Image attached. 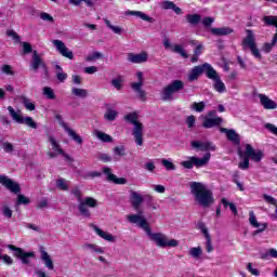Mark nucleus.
I'll return each mask as SVG.
<instances>
[{
  "label": "nucleus",
  "instance_id": "41",
  "mask_svg": "<svg viewBox=\"0 0 277 277\" xmlns=\"http://www.w3.org/2000/svg\"><path fill=\"white\" fill-rule=\"evenodd\" d=\"M104 23H105L106 27H108V29H111V31H114V34H117L118 36H120V34H122V28H120V26L111 25V22L109 19L105 18Z\"/></svg>",
  "mask_w": 277,
  "mask_h": 277
},
{
  "label": "nucleus",
  "instance_id": "16",
  "mask_svg": "<svg viewBox=\"0 0 277 277\" xmlns=\"http://www.w3.org/2000/svg\"><path fill=\"white\" fill-rule=\"evenodd\" d=\"M0 184L3 185L12 194H21V184L12 181L8 175H0Z\"/></svg>",
  "mask_w": 277,
  "mask_h": 277
},
{
  "label": "nucleus",
  "instance_id": "55",
  "mask_svg": "<svg viewBox=\"0 0 277 277\" xmlns=\"http://www.w3.org/2000/svg\"><path fill=\"white\" fill-rule=\"evenodd\" d=\"M40 18L42 21H48V23H55V19L53 18V16H51V14L47 13V12H42L40 14Z\"/></svg>",
  "mask_w": 277,
  "mask_h": 277
},
{
  "label": "nucleus",
  "instance_id": "63",
  "mask_svg": "<svg viewBox=\"0 0 277 277\" xmlns=\"http://www.w3.org/2000/svg\"><path fill=\"white\" fill-rule=\"evenodd\" d=\"M84 72L87 75H94V72H98V67H96V66L85 67Z\"/></svg>",
  "mask_w": 277,
  "mask_h": 277
},
{
  "label": "nucleus",
  "instance_id": "11",
  "mask_svg": "<svg viewBox=\"0 0 277 277\" xmlns=\"http://www.w3.org/2000/svg\"><path fill=\"white\" fill-rule=\"evenodd\" d=\"M209 163V153H207L203 158H198L196 156H192L188 158V160H184L181 162V166L183 168H186V170H192V168H202Z\"/></svg>",
  "mask_w": 277,
  "mask_h": 277
},
{
  "label": "nucleus",
  "instance_id": "35",
  "mask_svg": "<svg viewBox=\"0 0 277 277\" xmlns=\"http://www.w3.org/2000/svg\"><path fill=\"white\" fill-rule=\"evenodd\" d=\"M188 254L193 256V259H196V261H198L200 260V256H202V248L193 247L188 250Z\"/></svg>",
  "mask_w": 277,
  "mask_h": 277
},
{
  "label": "nucleus",
  "instance_id": "19",
  "mask_svg": "<svg viewBox=\"0 0 277 277\" xmlns=\"http://www.w3.org/2000/svg\"><path fill=\"white\" fill-rule=\"evenodd\" d=\"M249 224H251L253 228H258V230H255L253 235L264 233V230L267 228V223H259V221L256 220V215L254 214V211L249 212Z\"/></svg>",
  "mask_w": 277,
  "mask_h": 277
},
{
  "label": "nucleus",
  "instance_id": "61",
  "mask_svg": "<svg viewBox=\"0 0 277 277\" xmlns=\"http://www.w3.org/2000/svg\"><path fill=\"white\" fill-rule=\"evenodd\" d=\"M2 148L5 153H13L14 151V145H12V143H3L2 144Z\"/></svg>",
  "mask_w": 277,
  "mask_h": 277
},
{
  "label": "nucleus",
  "instance_id": "57",
  "mask_svg": "<svg viewBox=\"0 0 277 277\" xmlns=\"http://www.w3.org/2000/svg\"><path fill=\"white\" fill-rule=\"evenodd\" d=\"M23 51L25 55H29V53H32L34 48H31V44L29 42H23Z\"/></svg>",
  "mask_w": 277,
  "mask_h": 277
},
{
  "label": "nucleus",
  "instance_id": "3",
  "mask_svg": "<svg viewBox=\"0 0 277 277\" xmlns=\"http://www.w3.org/2000/svg\"><path fill=\"white\" fill-rule=\"evenodd\" d=\"M144 202L147 205V207H153V203L155 202V197L151 195H142L135 190H130V203L132 205V209H134L137 214H130V215H136L138 217H144V210L140 209Z\"/></svg>",
  "mask_w": 277,
  "mask_h": 277
},
{
  "label": "nucleus",
  "instance_id": "12",
  "mask_svg": "<svg viewBox=\"0 0 277 277\" xmlns=\"http://www.w3.org/2000/svg\"><path fill=\"white\" fill-rule=\"evenodd\" d=\"M8 249L13 252L14 256L21 259L24 265H29V259H36V253L34 251L25 252V250L14 245H8Z\"/></svg>",
  "mask_w": 277,
  "mask_h": 277
},
{
  "label": "nucleus",
  "instance_id": "5",
  "mask_svg": "<svg viewBox=\"0 0 277 277\" xmlns=\"http://www.w3.org/2000/svg\"><path fill=\"white\" fill-rule=\"evenodd\" d=\"M124 119L130 122V124L134 126L132 135L134 137L135 144H137V146H142L144 144V124L137 121V114L130 113L124 116Z\"/></svg>",
  "mask_w": 277,
  "mask_h": 277
},
{
  "label": "nucleus",
  "instance_id": "56",
  "mask_svg": "<svg viewBox=\"0 0 277 277\" xmlns=\"http://www.w3.org/2000/svg\"><path fill=\"white\" fill-rule=\"evenodd\" d=\"M161 8H162V10H172L174 8V2L164 0L161 3Z\"/></svg>",
  "mask_w": 277,
  "mask_h": 277
},
{
  "label": "nucleus",
  "instance_id": "8",
  "mask_svg": "<svg viewBox=\"0 0 277 277\" xmlns=\"http://www.w3.org/2000/svg\"><path fill=\"white\" fill-rule=\"evenodd\" d=\"M8 111L12 120L17 122V124H26V127H29L30 129H38V123L34 121V118L23 117L21 110H15L14 107L8 106Z\"/></svg>",
  "mask_w": 277,
  "mask_h": 277
},
{
  "label": "nucleus",
  "instance_id": "36",
  "mask_svg": "<svg viewBox=\"0 0 277 277\" xmlns=\"http://www.w3.org/2000/svg\"><path fill=\"white\" fill-rule=\"evenodd\" d=\"M221 203L223 205L224 209L228 207L233 215H237V206H235V203L227 201L226 198H222Z\"/></svg>",
  "mask_w": 277,
  "mask_h": 277
},
{
  "label": "nucleus",
  "instance_id": "51",
  "mask_svg": "<svg viewBox=\"0 0 277 277\" xmlns=\"http://www.w3.org/2000/svg\"><path fill=\"white\" fill-rule=\"evenodd\" d=\"M263 200H265L267 205H273L274 207H277V199L267 194L263 195Z\"/></svg>",
  "mask_w": 277,
  "mask_h": 277
},
{
  "label": "nucleus",
  "instance_id": "60",
  "mask_svg": "<svg viewBox=\"0 0 277 277\" xmlns=\"http://www.w3.org/2000/svg\"><path fill=\"white\" fill-rule=\"evenodd\" d=\"M247 269H248V272H250V274H252V276H260L261 275V272H259V269L252 267V263H248Z\"/></svg>",
  "mask_w": 277,
  "mask_h": 277
},
{
  "label": "nucleus",
  "instance_id": "29",
  "mask_svg": "<svg viewBox=\"0 0 277 277\" xmlns=\"http://www.w3.org/2000/svg\"><path fill=\"white\" fill-rule=\"evenodd\" d=\"M210 31L213 36H230L233 34V28L226 26V27H220V28H210Z\"/></svg>",
  "mask_w": 277,
  "mask_h": 277
},
{
  "label": "nucleus",
  "instance_id": "62",
  "mask_svg": "<svg viewBox=\"0 0 277 277\" xmlns=\"http://www.w3.org/2000/svg\"><path fill=\"white\" fill-rule=\"evenodd\" d=\"M98 160L103 161L104 163H109V161H111V156L107 154H100Z\"/></svg>",
  "mask_w": 277,
  "mask_h": 277
},
{
  "label": "nucleus",
  "instance_id": "47",
  "mask_svg": "<svg viewBox=\"0 0 277 277\" xmlns=\"http://www.w3.org/2000/svg\"><path fill=\"white\" fill-rule=\"evenodd\" d=\"M56 187L62 189V192H68V184H66V180L64 177L56 181Z\"/></svg>",
  "mask_w": 277,
  "mask_h": 277
},
{
  "label": "nucleus",
  "instance_id": "26",
  "mask_svg": "<svg viewBox=\"0 0 277 277\" xmlns=\"http://www.w3.org/2000/svg\"><path fill=\"white\" fill-rule=\"evenodd\" d=\"M93 230L101 237L102 239H105V241H109L110 243H116V237L114 235L98 228V226L93 225Z\"/></svg>",
  "mask_w": 277,
  "mask_h": 277
},
{
  "label": "nucleus",
  "instance_id": "2",
  "mask_svg": "<svg viewBox=\"0 0 277 277\" xmlns=\"http://www.w3.org/2000/svg\"><path fill=\"white\" fill-rule=\"evenodd\" d=\"M71 195L75 196L78 203V211L80 215L83 217H91L90 209H96L98 207V201L94 199V197H85L83 199V194L81 193V188L76 186L71 189ZM88 207L90 209H88Z\"/></svg>",
  "mask_w": 277,
  "mask_h": 277
},
{
  "label": "nucleus",
  "instance_id": "44",
  "mask_svg": "<svg viewBox=\"0 0 277 277\" xmlns=\"http://www.w3.org/2000/svg\"><path fill=\"white\" fill-rule=\"evenodd\" d=\"M173 52L174 53H179V55H181L182 57H184V60H187V57H189V55L187 54V52H185V50L183 49L182 45L175 44L173 47Z\"/></svg>",
  "mask_w": 277,
  "mask_h": 277
},
{
  "label": "nucleus",
  "instance_id": "59",
  "mask_svg": "<svg viewBox=\"0 0 277 277\" xmlns=\"http://www.w3.org/2000/svg\"><path fill=\"white\" fill-rule=\"evenodd\" d=\"M186 124L188 129H193L194 124H196V117H194V115L188 116L186 119Z\"/></svg>",
  "mask_w": 277,
  "mask_h": 277
},
{
  "label": "nucleus",
  "instance_id": "33",
  "mask_svg": "<svg viewBox=\"0 0 277 277\" xmlns=\"http://www.w3.org/2000/svg\"><path fill=\"white\" fill-rule=\"evenodd\" d=\"M202 21V16L200 14H188L186 15V22L192 25L193 27H196L200 22Z\"/></svg>",
  "mask_w": 277,
  "mask_h": 277
},
{
  "label": "nucleus",
  "instance_id": "39",
  "mask_svg": "<svg viewBox=\"0 0 277 277\" xmlns=\"http://www.w3.org/2000/svg\"><path fill=\"white\" fill-rule=\"evenodd\" d=\"M104 118L106 120H108L109 122H114V120H116V118H118V111H116L111 108H108L104 115Z\"/></svg>",
  "mask_w": 277,
  "mask_h": 277
},
{
  "label": "nucleus",
  "instance_id": "52",
  "mask_svg": "<svg viewBox=\"0 0 277 277\" xmlns=\"http://www.w3.org/2000/svg\"><path fill=\"white\" fill-rule=\"evenodd\" d=\"M0 261H3L5 265H14V260L8 254L2 255L0 253Z\"/></svg>",
  "mask_w": 277,
  "mask_h": 277
},
{
  "label": "nucleus",
  "instance_id": "49",
  "mask_svg": "<svg viewBox=\"0 0 277 277\" xmlns=\"http://www.w3.org/2000/svg\"><path fill=\"white\" fill-rule=\"evenodd\" d=\"M161 163H162L163 168H166V170H168V171L176 170V166H174V163L168 159H162Z\"/></svg>",
  "mask_w": 277,
  "mask_h": 277
},
{
  "label": "nucleus",
  "instance_id": "53",
  "mask_svg": "<svg viewBox=\"0 0 277 277\" xmlns=\"http://www.w3.org/2000/svg\"><path fill=\"white\" fill-rule=\"evenodd\" d=\"M6 36H9V38H12L13 40H15V42H21V36H18V34H16V31L14 30H8L6 31Z\"/></svg>",
  "mask_w": 277,
  "mask_h": 277
},
{
  "label": "nucleus",
  "instance_id": "48",
  "mask_svg": "<svg viewBox=\"0 0 277 277\" xmlns=\"http://www.w3.org/2000/svg\"><path fill=\"white\" fill-rule=\"evenodd\" d=\"M238 168L240 170H248V168H250V158L245 155L243 161L238 163Z\"/></svg>",
  "mask_w": 277,
  "mask_h": 277
},
{
  "label": "nucleus",
  "instance_id": "18",
  "mask_svg": "<svg viewBox=\"0 0 277 277\" xmlns=\"http://www.w3.org/2000/svg\"><path fill=\"white\" fill-rule=\"evenodd\" d=\"M54 47L56 48V51L63 55V57H67V60H74L75 55L72 54V51H70L68 48H66V43L62 40H53L52 41Z\"/></svg>",
  "mask_w": 277,
  "mask_h": 277
},
{
  "label": "nucleus",
  "instance_id": "13",
  "mask_svg": "<svg viewBox=\"0 0 277 277\" xmlns=\"http://www.w3.org/2000/svg\"><path fill=\"white\" fill-rule=\"evenodd\" d=\"M138 81L132 82L130 85L134 92H136L138 98L141 101H146V91L142 90V87L144 85V74L142 71H138L136 74Z\"/></svg>",
  "mask_w": 277,
  "mask_h": 277
},
{
  "label": "nucleus",
  "instance_id": "37",
  "mask_svg": "<svg viewBox=\"0 0 277 277\" xmlns=\"http://www.w3.org/2000/svg\"><path fill=\"white\" fill-rule=\"evenodd\" d=\"M84 250H92V252H96L97 254H105V250L96 245L87 243L83 245Z\"/></svg>",
  "mask_w": 277,
  "mask_h": 277
},
{
  "label": "nucleus",
  "instance_id": "30",
  "mask_svg": "<svg viewBox=\"0 0 277 277\" xmlns=\"http://www.w3.org/2000/svg\"><path fill=\"white\" fill-rule=\"evenodd\" d=\"M41 260L43 261L45 267L48 269L53 271L55 266L53 265V260L51 259V255L44 249L41 247Z\"/></svg>",
  "mask_w": 277,
  "mask_h": 277
},
{
  "label": "nucleus",
  "instance_id": "54",
  "mask_svg": "<svg viewBox=\"0 0 277 277\" xmlns=\"http://www.w3.org/2000/svg\"><path fill=\"white\" fill-rule=\"evenodd\" d=\"M101 57H103V53L101 52H94L93 54H90L87 57V62H94V60H101Z\"/></svg>",
  "mask_w": 277,
  "mask_h": 277
},
{
  "label": "nucleus",
  "instance_id": "25",
  "mask_svg": "<svg viewBox=\"0 0 277 277\" xmlns=\"http://www.w3.org/2000/svg\"><path fill=\"white\" fill-rule=\"evenodd\" d=\"M128 60L132 64H144V62H147V60H148V54L146 52H143V53H140V54L130 53L128 55Z\"/></svg>",
  "mask_w": 277,
  "mask_h": 277
},
{
  "label": "nucleus",
  "instance_id": "1",
  "mask_svg": "<svg viewBox=\"0 0 277 277\" xmlns=\"http://www.w3.org/2000/svg\"><path fill=\"white\" fill-rule=\"evenodd\" d=\"M127 219L130 224H137L140 228H143V230H145L146 235L149 237L150 241H154L158 248H176V246H179V240H169L168 237L162 233H153L150 225H148V221H146V217L128 215Z\"/></svg>",
  "mask_w": 277,
  "mask_h": 277
},
{
  "label": "nucleus",
  "instance_id": "20",
  "mask_svg": "<svg viewBox=\"0 0 277 277\" xmlns=\"http://www.w3.org/2000/svg\"><path fill=\"white\" fill-rule=\"evenodd\" d=\"M103 172L110 183H115V185H127V179L116 176V174L111 173V168L105 167Z\"/></svg>",
  "mask_w": 277,
  "mask_h": 277
},
{
  "label": "nucleus",
  "instance_id": "24",
  "mask_svg": "<svg viewBox=\"0 0 277 277\" xmlns=\"http://www.w3.org/2000/svg\"><path fill=\"white\" fill-rule=\"evenodd\" d=\"M261 105L264 107V109H276L277 104L272 98L267 97L265 94H259Z\"/></svg>",
  "mask_w": 277,
  "mask_h": 277
},
{
  "label": "nucleus",
  "instance_id": "42",
  "mask_svg": "<svg viewBox=\"0 0 277 277\" xmlns=\"http://www.w3.org/2000/svg\"><path fill=\"white\" fill-rule=\"evenodd\" d=\"M124 79H122V76H118L117 78L113 79L110 81L111 85L117 89L118 91L122 90V83Z\"/></svg>",
  "mask_w": 277,
  "mask_h": 277
},
{
  "label": "nucleus",
  "instance_id": "40",
  "mask_svg": "<svg viewBox=\"0 0 277 277\" xmlns=\"http://www.w3.org/2000/svg\"><path fill=\"white\" fill-rule=\"evenodd\" d=\"M22 103L28 111H34L36 109V104L31 103V100L28 97L23 96Z\"/></svg>",
  "mask_w": 277,
  "mask_h": 277
},
{
  "label": "nucleus",
  "instance_id": "10",
  "mask_svg": "<svg viewBox=\"0 0 277 277\" xmlns=\"http://www.w3.org/2000/svg\"><path fill=\"white\" fill-rule=\"evenodd\" d=\"M209 79L212 81V88L219 94H224L226 92V84L222 81L220 74L209 65Z\"/></svg>",
  "mask_w": 277,
  "mask_h": 277
},
{
  "label": "nucleus",
  "instance_id": "9",
  "mask_svg": "<svg viewBox=\"0 0 277 277\" xmlns=\"http://www.w3.org/2000/svg\"><path fill=\"white\" fill-rule=\"evenodd\" d=\"M210 107L211 110L209 111V128L211 129L212 127H220V124L224 122V119L217 117V111L220 114H224V111H226V107H224L222 104H211Z\"/></svg>",
  "mask_w": 277,
  "mask_h": 277
},
{
  "label": "nucleus",
  "instance_id": "28",
  "mask_svg": "<svg viewBox=\"0 0 277 277\" xmlns=\"http://www.w3.org/2000/svg\"><path fill=\"white\" fill-rule=\"evenodd\" d=\"M126 14L128 16H138V18H142V21H145L146 23H155V18L148 16L142 11H128Z\"/></svg>",
  "mask_w": 277,
  "mask_h": 277
},
{
  "label": "nucleus",
  "instance_id": "64",
  "mask_svg": "<svg viewBox=\"0 0 277 277\" xmlns=\"http://www.w3.org/2000/svg\"><path fill=\"white\" fill-rule=\"evenodd\" d=\"M2 72H4V75H14V71L12 70V66L10 65H3Z\"/></svg>",
  "mask_w": 277,
  "mask_h": 277
},
{
  "label": "nucleus",
  "instance_id": "58",
  "mask_svg": "<svg viewBox=\"0 0 277 277\" xmlns=\"http://www.w3.org/2000/svg\"><path fill=\"white\" fill-rule=\"evenodd\" d=\"M56 79L61 82L64 83V81H66L68 79V74L61 71V72H56Z\"/></svg>",
  "mask_w": 277,
  "mask_h": 277
},
{
  "label": "nucleus",
  "instance_id": "22",
  "mask_svg": "<svg viewBox=\"0 0 277 277\" xmlns=\"http://www.w3.org/2000/svg\"><path fill=\"white\" fill-rule=\"evenodd\" d=\"M49 142L52 145V149L56 150V153H58V155H63V157L66 159V161H69V163H72V161H75V159L72 157H70L68 154L64 153V149H62V147H60V143H57L55 137L50 135Z\"/></svg>",
  "mask_w": 277,
  "mask_h": 277
},
{
  "label": "nucleus",
  "instance_id": "7",
  "mask_svg": "<svg viewBox=\"0 0 277 277\" xmlns=\"http://www.w3.org/2000/svg\"><path fill=\"white\" fill-rule=\"evenodd\" d=\"M185 89V82L183 80H173L164 89H162L160 96L162 101H172V94L181 92Z\"/></svg>",
  "mask_w": 277,
  "mask_h": 277
},
{
  "label": "nucleus",
  "instance_id": "46",
  "mask_svg": "<svg viewBox=\"0 0 277 277\" xmlns=\"http://www.w3.org/2000/svg\"><path fill=\"white\" fill-rule=\"evenodd\" d=\"M43 94H44V96H47V98H49L50 101L55 100V91H53V89H51V87H44V88H43Z\"/></svg>",
  "mask_w": 277,
  "mask_h": 277
},
{
  "label": "nucleus",
  "instance_id": "6",
  "mask_svg": "<svg viewBox=\"0 0 277 277\" xmlns=\"http://www.w3.org/2000/svg\"><path fill=\"white\" fill-rule=\"evenodd\" d=\"M246 38L242 40V48L249 49L251 51V55L255 57V60H263L261 55V51L256 47V39L254 38V32L251 29L246 30Z\"/></svg>",
  "mask_w": 277,
  "mask_h": 277
},
{
  "label": "nucleus",
  "instance_id": "4",
  "mask_svg": "<svg viewBox=\"0 0 277 277\" xmlns=\"http://www.w3.org/2000/svg\"><path fill=\"white\" fill-rule=\"evenodd\" d=\"M190 194L200 207H209V188L200 182H190Z\"/></svg>",
  "mask_w": 277,
  "mask_h": 277
},
{
  "label": "nucleus",
  "instance_id": "50",
  "mask_svg": "<svg viewBox=\"0 0 277 277\" xmlns=\"http://www.w3.org/2000/svg\"><path fill=\"white\" fill-rule=\"evenodd\" d=\"M126 150H127V149L124 148L123 145H121V146H116V147L114 148V154L117 155L118 157H124V155H127Z\"/></svg>",
  "mask_w": 277,
  "mask_h": 277
},
{
  "label": "nucleus",
  "instance_id": "14",
  "mask_svg": "<svg viewBox=\"0 0 277 277\" xmlns=\"http://www.w3.org/2000/svg\"><path fill=\"white\" fill-rule=\"evenodd\" d=\"M55 118L56 120H58L64 131H66L67 135H69V137H71V140L76 142V144L81 146V144H83V137H81V135L77 134L75 130L70 129L64 121H62V115H56Z\"/></svg>",
  "mask_w": 277,
  "mask_h": 277
},
{
  "label": "nucleus",
  "instance_id": "21",
  "mask_svg": "<svg viewBox=\"0 0 277 277\" xmlns=\"http://www.w3.org/2000/svg\"><path fill=\"white\" fill-rule=\"evenodd\" d=\"M221 133H225L227 140L234 144V146H239L241 144V138L239 137V134L233 129L228 130L226 128L220 129Z\"/></svg>",
  "mask_w": 277,
  "mask_h": 277
},
{
  "label": "nucleus",
  "instance_id": "15",
  "mask_svg": "<svg viewBox=\"0 0 277 277\" xmlns=\"http://www.w3.org/2000/svg\"><path fill=\"white\" fill-rule=\"evenodd\" d=\"M245 156L251 159V161H255V163L261 162L263 159V150L261 149H254L252 145L246 144L245 145Z\"/></svg>",
  "mask_w": 277,
  "mask_h": 277
},
{
  "label": "nucleus",
  "instance_id": "43",
  "mask_svg": "<svg viewBox=\"0 0 277 277\" xmlns=\"http://www.w3.org/2000/svg\"><path fill=\"white\" fill-rule=\"evenodd\" d=\"M31 200L27 198L25 195L19 194L17 195V200H16V207H19V205H29Z\"/></svg>",
  "mask_w": 277,
  "mask_h": 277
},
{
  "label": "nucleus",
  "instance_id": "34",
  "mask_svg": "<svg viewBox=\"0 0 277 277\" xmlns=\"http://www.w3.org/2000/svg\"><path fill=\"white\" fill-rule=\"evenodd\" d=\"M71 94L74 96H78V98H88V90L79 89V88H71Z\"/></svg>",
  "mask_w": 277,
  "mask_h": 277
},
{
  "label": "nucleus",
  "instance_id": "23",
  "mask_svg": "<svg viewBox=\"0 0 277 277\" xmlns=\"http://www.w3.org/2000/svg\"><path fill=\"white\" fill-rule=\"evenodd\" d=\"M43 68V70L47 72V64L42 62V58L38 54V51L32 52V62L30 64V68L35 71L38 72V68Z\"/></svg>",
  "mask_w": 277,
  "mask_h": 277
},
{
  "label": "nucleus",
  "instance_id": "31",
  "mask_svg": "<svg viewBox=\"0 0 277 277\" xmlns=\"http://www.w3.org/2000/svg\"><path fill=\"white\" fill-rule=\"evenodd\" d=\"M196 227L198 230L202 233L206 237V250H209V229L207 228V224H205L202 221L197 222Z\"/></svg>",
  "mask_w": 277,
  "mask_h": 277
},
{
  "label": "nucleus",
  "instance_id": "38",
  "mask_svg": "<svg viewBox=\"0 0 277 277\" xmlns=\"http://www.w3.org/2000/svg\"><path fill=\"white\" fill-rule=\"evenodd\" d=\"M205 107H207L205 102H195L190 105V109L193 111H197L198 114H202V111H205Z\"/></svg>",
  "mask_w": 277,
  "mask_h": 277
},
{
  "label": "nucleus",
  "instance_id": "45",
  "mask_svg": "<svg viewBox=\"0 0 277 277\" xmlns=\"http://www.w3.org/2000/svg\"><path fill=\"white\" fill-rule=\"evenodd\" d=\"M1 212H2V215H4V217H6L8 220L12 219L13 211L12 209H10V206L3 205L1 207Z\"/></svg>",
  "mask_w": 277,
  "mask_h": 277
},
{
  "label": "nucleus",
  "instance_id": "17",
  "mask_svg": "<svg viewBox=\"0 0 277 277\" xmlns=\"http://www.w3.org/2000/svg\"><path fill=\"white\" fill-rule=\"evenodd\" d=\"M202 72H206V76L209 77V63H205L203 65L195 66L188 76L190 81H196Z\"/></svg>",
  "mask_w": 277,
  "mask_h": 277
},
{
  "label": "nucleus",
  "instance_id": "32",
  "mask_svg": "<svg viewBox=\"0 0 277 277\" xmlns=\"http://www.w3.org/2000/svg\"><path fill=\"white\" fill-rule=\"evenodd\" d=\"M95 136L100 142H104V144H111V142H114V137H111V135L101 132L100 130H95Z\"/></svg>",
  "mask_w": 277,
  "mask_h": 277
},
{
  "label": "nucleus",
  "instance_id": "27",
  "mask_svg": "<svg viewBox=\"0 0 277 277\" xmlns=\"http://www.w3.org/2000/svg\"><path fill=\"white\" fill-rule=\"evenodd\" d=\"M190 147L200 153L209 150V141H192Z\"/></svg>",
  "mask_w": 277,
  "mask_h": 277
}]
</instances>
